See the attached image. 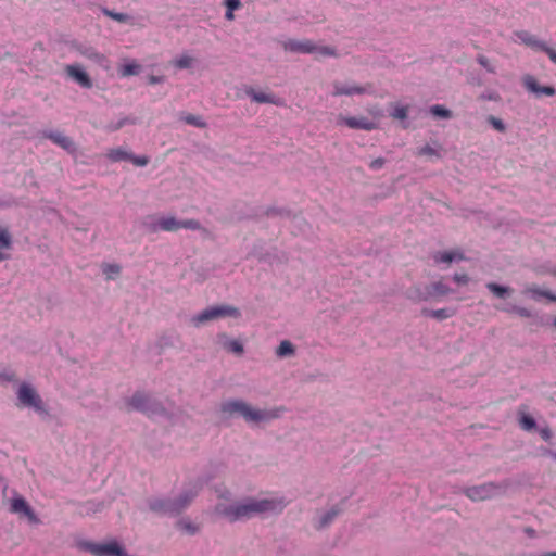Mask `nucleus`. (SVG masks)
I'll use <instances>...</instances> for the list:
<instances>
[{"instance_id": "nucleus-1", "label": "nucleus", "mask_w": 556, "mask_h": 556, "mask_svg": "<svg viewBox=\"0 0 556 556\" xmlns=\"http://www.w3.org/2000/svg\"><path fill=\"white\" fill-rule=\"evenodd\" d=\"M286 503L280 498H245L241 502H219L214 513L230 522L250 519L265 513H280Z\"/></svg>"}, {"instance_id": "nucleus-2", "label": "nucleus", "mask_w": 556, "mask_h": 556, "mask_svg": "<svg viewBox=\"0 0 556 556\" xmlns=\"http://www.w3.org/2000/svg\"><path fill=\"white\" fill-rule=\"evenodd\" d=\"M222 410L228 415H240L247 422L258 424L278 418L283 408L258 409L241 400H231L222 405Z\"/></svg>"}, {"instance_id": "nucleus-3", "label": "nucleus", "mask_w": 556, "mask_h": 556, "mask_svg": "<svg viewBox=\"0 0 556 556\" xmlns=\"http://www.w3.org/2000/svg\"><path fill=\"white\" fill-rule=\"evenodd\" d=\"M197 485L185 490L176 500L154 498L149 503L152 511L157 514L177 515L186 509L198 494Z\"/></svg>"}, {"instance_id": "nucleus-4", "label": "nucleus", "mask_w": 556, "mask_h": 556, "mask_svg": "<svg viewBox=\"0 0 556 556\" xmlns=\"http://www.w3.org/2000/svg\"><path fill=\"white\" fill-rule=\"evenodd\" d=\"M283 48L287 51L298 53H317L324 56L337 55L336 49L328 46H317L312 40H294L289 39L283 42Z\"/></svg>"}, {"instance_id": "nucleus-5", "label": "nucleus", "mask_w": 556, "mask_h": 556, "mask_svg": "<svg viewBox=\"0 0 556 556\" xmlns=\"http://www.w3.org/2000/svg\"><path fill=\"white\" fill-rule=\"evenodd\" d=\"M241 316L240 311L231 305H217L211 306L200 314L192 317L194 326H200L206 321L214 320L222 317H233L239 318Z\"/></svg>"}, {"instance_id": "nucleus-6", "label": "nucleus", "mask_w": 556, "mask_h": 556, "mask_svg": "<svg viewBox=\"0 0 556 556\" xmlns=\"http://www.w3.org/2000/svg\"><path fill=\"white\" fill-rule=\"evenodd\" d=\"M504 491L503 486L495 483H484L481 485L469 486L464 493L472 501H486L500 495Z\"/></svg>"}, {"instance_id": "nucleus-7", "label": "nucleus", "mask_w": 556, "mask_h": 556, "mask_svg": "<svg viewBox=\"0 0 556 556\" xmlns=\"http://www.w3.org/2000/svg\"><path fill=\"white\" fill-rule=\"evenodd\" d=\"M17 399L21 405L33 407L38 413H45L41 397L36 390L28 383H22L17 390Z\"/></svg>"}, {"instance_id": "nucleus-8", "label": "nucleus", "mask_w": 556, "mask_h": 556, "mask_svg": "<svg viewBox=\"0 0 556 556\" xmlns=\"http://www.w3.org/2000/svg\"><path fill=\"white\" fill-rule=\"evenodd\" d=\"M81 546L94 556H126L125 551L116 541L109 543L84 542Z\"/></svg>"}, {"instance_id": "nucleus-9", "label": "nucleus", "mask_w": 556, "mask_h": 556, "mask_svg": "<svg viewBox=\"0 0 556 556\" xmlns=\"http://www.w3.org/2000/svg\"><path fill=\"white\" fill-rule=\"evenodd\" d=\"M162 231L176 232L180 229L200 230L201 224L197 219L179 220L175 216H161L159 223Z\"/></svg>"}, {"instance_id": "nucleus-10", "label": "nucleus", "mask_w": 556, "mask_h": 556, "mask_svg": "<svg viewBox=\"0 0 556 556\" xmlns=\"http://www.w3.org/2000/svg\"><path fill=\"white\" fill-rule=\"evenodd\" d=\"M129 408L143 412L148 415H154L159 410V405L154 403L149 395L144 393H136L127 403Z\"/></svg>"}, {"instance_id": "nucleus-11", "label": "nucleus", "mask_w": 556, "mask_h": 556, "mask_svg": "<svg viewBox=\"0 0 556 556\" xmlns=\"http://www.w3.org/2000/svg\"><path fill=\"white\" fill-rule=\"evenodd\" d=\"M10 511L25 516L30 523L38 525L40 522L33 508L22 496H15L11 500Z\"/></svg>"}, {"instance_id": "nucleus-12", "label": "nucleus", "mask_w": 556, "mask_h": 556, "mask_svg": "<svg viewBox=\"0 0 556 556\" xmlns=\"http://www.w3.org/2000/svg\"><path fill=\"white\" fill-rule=\"evenodd\" d=\"M338 124L345 125L351 129H363V130H367V131L378 128L377 123H375L374 121H370L364 116L355 117V116L340 115L338 117Z\"/></svg>"}, {"instance_id": "nucleus-13", "label": "nucleus", "mask_w": 556, "mask_h": 556, "mask_svg": "<svg viewBox=\"0 0 556 556\" xmlns=\"http://www.w3.org/2000/svg\"><path fill=\"white\" fill-rule=\"evenodd\" d=\"M522 85L529 91L534 93L536 97H553L556 90L552 86H540L536 78L532 75H525L522 77Z\"/></svg>"}, {"instance_id": "nucleus-14", "label": "nucleus", "mask_w": 556, "mask_h": 556, "mask_svg": "<svg viewBox=\"0 0 556 556\" xmlns=\"http://www.w3.org/2000/svg\"><path fill=\"white\" fill-rule=\"evenodd\" d=\"M333 92L332 94L338 96H353V94H363L368 92V90L371 88L370 85H367L365 87L357 86V85H344L340 81L333 83Z\"/></svg>"}, {"instance_id": "nucleus-15", "label": "nucleus", "mask_w": 556, "mask_h": 556, "mask_svg": "<svg viewBox=\"0 0 556 556\" xmlns=\"http://www.w3.org/2000/svg\"><path fill=\"white\" fill-rule=\"evenodd\" d=\"M66 74L74 79L78 85L84 88H91L92 81L88 74L78 65H67L65 67Z\"/></svg>"}, {"instance_id": "nucleus-16", "label": "nucleus", "mask_w": 556, "mask_h": 556, "mask_svg": "<svg viewBox=\"0 0 556 556\" xmlns=\"http://www.w3.org/2000/svg\"><path fill=\"white\" fill-rule=\"evenodd\" d=\"M245 93L257 103H270L275 105H283V101L277 97H275L273 93H266L261 91H255L252 88H249L245 90Z\"/></svg>"}, {"instance_id": "nucleus-17", "label": "nucleus", "mask_w": 556, "mask_h": 556, "mask_svg": "<svg viewBox=\"0 0 556 556\" xmlns=\"http://www.w3.org/2000/svg\"><path fill=\"white\" fill-rule=\"evenodd\" d=\"M514 35L521 43L534 50H541L545 43L527 30H517L514 33Z\"/></svg>"}, {"instance_id": "nucleus-18", "label": "nucleus", "mask_w": 556, "mask_h": 556, "mask_svg": "<svg viewBox=\"0 0 556 556\" xmlns=\"http://www.w3.org/2000/svg\"><path fill=\"white\" fill-rule=\"evenodd\" d=\"M12 248V237L9 230L0 225V262L10 257L9 251Z\"/></svg>"}, {"instance_id": "nucleus-19", "label": "nucleus", "mask_w": 556, "mask_h": 556, "mask_svg": "<svg viewBox=\"0 0 556 556\" xmlns=\"http://www.w3.org/2000/svg\"><path fill=\"white\" fill-rule=\"evenodd\" d=\"M46 137L66 151L74 150V143H73L72 139L70 137L63 135L62 132H59V131L49 132Z\"/></svg>"}, {"instance_id": "nucleus-20", "label": "nucleus", "mask_w": 556, "mask_h": 556, "mask_svg": "<svg viewBox=\"0 0 556 556\" xmlns=\"http://www.w3.org/2000/svg\"><path fill=\"white\" fill-rule=\"evenodd\" d=\"M522 293L523 294H530L534 299L546 298L549 301H553V302L556 301V295L555 294L551 293L547 290H543V289H541L540 287H538L535 285H528V286H526V288L523 289Z\"/></svg>"}, {"instance_id": "nucleus-21", "label": "nucleus", "mask_w": 556, "mask_h": 556, "mask_svg": "<svg viewBox=\"0 0 556 556\" xmlns=\"http://www.w3.org/2000/svg\"><path fill=\"white\" fill-rule=\"evenodd\" d=\"M456 314L455 308L422 309V315L432 317L438 320L447 319Z\"/></svg>"}, {"instance_id": "nucleus-22", "label": "nucleus", "mask_w": 556, "mask_h": 556, "mask_svg": "<svg viewBox=\"0 0 556 556\" xmlns=\"http://www.w3.org/2000/svg\"><path fill=\"white\" fill-rule=\"evenodd\" d=\"M464 255L459 252L445 251V252H437L433 255V260L435 263H451L455 260H464Z\"/></svg>"}, {"instance_id": "nucleus-23", "label": "nucleus", "mask_w": 556, "mask_h": 556, "mask_svg": "<svg viewBox=\"0 0 556 556\" xmlns=\"http://www.w3.org/2000/svg\"><path fill=\"white\" fill-rule=\"evenodd\" d=\"M161 222V216L157 215H148L142 220V227L151 233H155L161 230V226L159 223Z\"/></svg>"}, {"instance_id": "nucleus-24", "label": "nucleus", "mask_w": 556, "mask_h": 556, "mask_svg": "<svg viewBox=\"0 0 556 556\" xmlns=\"http://www.w3.org/2000/svg\"><path fill=\"white\" fill-rule=\"evenodd\" d=\"M224 339L223 341V348L237 355H241L243 353V345L239 340L235 339H228L226 336L222 337Z\"/></svg>"}, {"instance_id": "nucleus-25", "label": "nucleus", "mask_w": 556, "mask_h": 556, "mask_svg": "<svg viewBox=\"0 0 556 556\" xmlns=\"http://www.w3.org/2000/svg\"><path fill=\"white\" fill-rule=\"evenodd\" d=\"M106 155L112 162L128 161L131 157V153L123 148L111 149Z\"/></svg>"}, {"instance_id": "nucleus-26", "label": "nucleus", "mask_w": 556, "mask_h": 556, "mask_svg": "<svg viewBox=\"0 0 556 556\" xmlns=\"http://www.w3.org/2000/svg\"><path fill=\"white\" fill-rule=\"evenodd\" d=\"M429 295H446L451 292V289L443 281H435L429 288Z\"/></svg>"}, {"instance_id": "nucleus-27", "label": "nucleus", "mask_w": 556, "mask_h": 556, "mask_svg": "<svg viewBox=\"0 0 556 556\" xmlns=\"http://www.w3.org/2000/svg\"><path fill=\"white\" fill-rule=\"evenodd\" d=\"M181 119L186 124L192 125L198 128H205L207 126V124L204 122V119L200 115H194V114L188 113V114L182 115Z\"/></svg>"}, {"instance_id": "nucleus-28", "label": "nucleus", "mask_w": 556, "mask_h": 556, "mask_svg": "<svg viewBox=\"0 0 556 556\" xmlns=\"http://www.w3.org/2000/svg\"><path fill=\"white\" fill-rule=\"evenodd\" d=\"M408 105L394 104L390 116L394 119L404 121L408 116Z\"/></svg>"}, {"instance_id": "nucleus-29", "label": "nucleus", "mask_w": 556, "mask_h": 556, "mask_svg": "<svg viewBox=\"0 0 556 556\" xmlns=\"http://www.w3.org/2000/svg\"><path fill=\"white\" fill-rule=\"evenodd\" d=\"M486 288H488V289H489V290H490V291H491L495 296L501 298V299L505 298V296L509 293V291H510V289H509V288H507V287H503V286H500V285H497V283H495V282H489V283H486Z\"/></svg>"}, {"instance_id": "nucleus-30", "label": "nucleus", "mask_w": 556, "mask_h": 556, "mask_svg": "<svg viewBox=\"0 0 556 556\" xmlns=\"http://www.w3.org/2000/svg\"><path fill=\"white\" fill-rule=\"evenodd\" d=\"M293 353H294L293 344L288 340L282 341L276 350V354L279 357L289 356V355H292Z\"/></svg>"}, {"instance_id": "nucleus-31", "label": "nucleus", "mask_w": 556, "mask_h": 556, "mask_svg": "<svg viewBox=\"0 0 556 556\" xmlns=\"http://www.w3.org/2000/svg\"><path fill=\"white\" fill-rule=\"evenodd\" d=\"M139 71H140V65L132 62V63L123 65L119 68V74L122 77H128V76L137 75L139 73Z\"/></svg>"}, {"instance_id": "nucleus-32", "label": "nucleus", "mask_w": 556, "mask_h": 556, "mask_svg": "<svg viewBox=\"0 0 556 556\" xmlns=\"http://www.w3.org/2000/svg\"><path fill=\"white\" fill-rule=\"evenodd\" d=\"M430 113L435 117H441V118H451L452 117V112L448 109H446L442 105H439V104L432 105L430 108Z\"/></svg>"}, {"instance_id": "nucleus-33", "label": "nucleus", "mask_w": 556, "mask_h": 556, "mask_svg": "<svg viewBox=\"0 0 556 556\" xmlns=\"http://www.w3.org/2000/svg\"><path fill=\"white\" fill-rule=\"evenodd\" d=\"M83 54L89 59V60H92L99 64H103L105 62H108L106 58L104 56V54L102 53H99L92 49H87L86 51L83 52Z\"/></svg>"}, {"instance_id": "nucleus-34", "label": "nucleus", "mask_w": 556, "mask_h": 556, "mask_svg": "<svg viewBox=\"0 0 556 556\" xmlns=\"http://www.w3.org/2000/svg\"><path fill=\"white\" fill-rule=\"evenodd\" d=\"M102 270L108 279H113L114 276L121 273V266L117 264H104Z\"/></svg>"}, {"instance_id": "nucleus-35", "label": "nucleus", "mask_w": 556, "mask_h": 556, "mask_svg": "<svg viewBox=\"0 0 556 556\" xmlns=\"http://www.w3.org/2000/svg\"><path fill=\"white\" fill-rule=\"evenodd\" d=\"M192 63L193 58L186 54L181 55L180 58L174 61V65L180 70L189 68L192 65Z\"/></svg>"}, {"instance_id": "nucleus-36", "label": "nucleus", "mask_w": 556, "mask_h": 556, "mask_svg": "<svg viewBox=\"0 0 556 556\" xmlns=\"http://www.w3.org/2000/svg\"><path fill=\"white\" fill-rule=\"evenodd\" d=\"M103 13L111 17L112 20L116 21V22H119V23H125V22H128L129 20V15L125 14V13H117V12H113V11H110L108 9H104L103 10Z\"/></svg>"}, {"instance_id": "nucleus-37", "label": "nucleus", "mask_w": 556, "mask_h": 556, "mask_svg": "<svg viewBox=\"0 0 556 556\" xmlns=\"http://www.w3.org/2000/svg\"><path fill=\"white\" fill-rule=\"evenodd\" d=\"M488 122L492 125V127L494 129H496L500 132H504L506 130V127H505L504 123L502 122V119H500L493 115H490L488 117Z\"/></svg>"}, {"instance_id": "nucleus-38", "label": "nucleus", "mask_w": 556, "mask_h": 556, "mask_svg": "<svg viewBox=\"0 0 556 556\" xmlns=\"http://www.w3.org/2000/svg\"><path fill=\"white\" fill-rule=\"evenodd\" d=\"M520 426L522 427V429L525 430H532L534 429L535 427V421L534 419L531 417V416H528V415H523L521 418H520Z\"/></svg>"}, {"instance_id": "nucleus-39", "label": "nucleus", "mask_w": 556, "mask_h": 556, "mask_svg": "<svg viewBox=\"0 0 556 556\" xmlns=\"http://www.w3.org/2000/svg\"><path fill=\"white\" fill-rule=\"evenodd\" d=\"M477 61L488 72H490V73H494L495 72V68L491 65V62H490V60L486 56L478 55Z\"/></svg>"}, {"instance_id": "nucleus-40", "label": "nucleus", "mask_w": 556, "mask_h": 556, "mask_svg": "<svg viewBox=\"0 0 556 556\" xmlns=\"http://www.w3.org/2000/svg\"><path fill=\"white\" fill-rule=\"evenodd\" d=\"M178 526L182 529V530H186L188 533H195L198 531V527L192 525L190 521H187V520H180L178 522Z\"/></svg>"}, {"instance_id": "nucleus-41", "label": "nucleus", "mask_w": 556, "mask_h": 556, "mask_svg": "<svg viewBox=\"0 0 556 556\" xmlns=\"http://www.w3.org/2000/svg\"><path fill=\"white\" fill-rule=\"evenodd\" d=\"M417 155L439 156L438 152L429 144L418 150Z\"/></svg>"}, {"instance_id": "nucleus-42", "label": "nucleus", "mask_w": 556, "mask_h": 556, "mask_svg": "<svg viewBox=\"0 0 556 556\" xmlns=\"http://www.w3.org/2000/svg\"><path fill=\"white\" fill-rule=\"evenodd\" d=\"M128 161H130L136 166H146L149 163V159L144 155L136 156L131 154V157H129Z\"/></svg>"}, {"instance_id": "nucleus-43", "label": "nucleus", "mask_w": 556, "mask_h": 556, "mask_svg": "<svg viewBox=\"0 0 556 556\" xmlns=\"http://www.w3.org/2000/svg\"><path fill=\"white\" fill-rule=\"evenodd\" d=\"M540 51L545 52L548 55L549 60L556 64V50L555 49H553V48L548 47L546 43H544Z\"/></svg>"}, {"instance_id": "nucleus-44", "label": "nucleus", "mask_w": 556, "mask_h": 556, "mask_svg": "<svg viewBox=\"0 0 556 556\" xmlns=\"http://www.w3.org/2000/svg\"><path fill=\"white\" fill-rule=\"evenodd\" d=\"M386 160L383 157H377L369 163V168L372 170H378L382 168Z\"/></svg>"}, {"instance_id": "nucleus-45", "label": "nucleus", "mask_w": 556, "mask_h": 556, "mask_svg": "<svg viewBox=\"0 0 556 556\" xmlns=\"http://www.w3.org/2000/svg\"><path fill=\"white\" fill-rule=\"evenodd\" d=\"M338 515V510L336 509H331L330 511H328L321 519V522H320V527H325L327 526L333 518L334 516Z\"/></svg>"}, {"instance_id": "nucleus-46", "label": "nucleus", "mask_w": 556, "mask_h": 556, "mask_svg": "<svg viewBox=\"0 0 556 556\" xmlns=\"http://www.w3.org/2000/svg\"><path fill=\"white\" fill-rule=\"evenodd\" d=\"M453 280L458 285H467L469 282V277L467 274H455L453 276Z\"/></svg>"}, {"instance_id": "nucleus-47", "label": "nucleus", "mask_w": 556, "mask_h": 556, "mask_svg": "<svg viewBox=\"0 0 556 556\" xmlns=\"http://www.w3.org/2000/svg\"><path fill=\"white\" fill-rule=\"evenodd\" d=\"M226 8L229 10H238L241 7L240 0H225Z\"/></svg>"}, {"instance_id": "nucleus-48", "label": "nucleus", "mask_w": 556, "mask_h": 556, "mask_svg": "<svg viewBox=\"0 0 556 556\" xmlns=\"http://www.w3.org/2000/svg\"><path fill=\"white\" fill-rule=\"evenodd\" d=\"M511 312H515V313H517L518 315H520L522 317H530L531 316L530 311L525 308V307H514L511 309Z\"/></svg>"}, {"instance_id": "nucleus-49", "label": "nucleus", "mask_w": 556, "mask_h": 556, "mask_svg": "<svg viewBox=\"0 0 556 556\" xmlns=\"http://www.w3.org/2000/svg\"><path fill=\"white\" fill-rule=\"evenodd\" d=\"M148 81L150 85H156V84H161L164 81V77L163 76H154V75H150L148 77Z\"/></svg>"}, {"instance_id": "nucleus-50", "label": "nucleus", "mask_w": 556, "mask_h": 556, "mask_svg": "<svg viewBox=\"0 0 556 556\" xmlns=\"http://www.w3.org/2000/svg\"><path fill=\"white\" fill-rule=\"evenodd\" d=\"M540 434H541L542 439L545 440V441H548L551 439V437H552V432L547 428L541 429Z\"/></svg>"}, {"instance_id": "nucleus-51", "label": "nucleus", "mask_w": 556, "mask_h": 556, "mask_svg": "<svg viewBox=\"0 0 556 556\" xmlns=\"http://www.w3.org/2000/svg\"><path fill=\"white\" fill-rule=\"evenodd\" d=\"M225 17L228 20V21H232L233 20V11L232 10H229L227 9L226 11V14H225Z\"/></svg>"}, {"instance_id": "nucleus-52", "label": "nucleus", "mask_w": 556, "mask_h": 556, "mask_svg": "<svg viewBox=\"0 0 556 556\" xmlns=\"http://www.w3.org/2000/svg\"><path fill=\"white\" fill-rule=\"evenodd\" d=\"M543 556H556V552L545 553Z\"/></svg>"}, {"instance_id": "nucleus-53", "label": "nucleus", "mask_w": 556, "mask_h": 556, "mask_svg": "<svg viewBox=\"0 0 556 556\" xmlns=\"http://www.w3.org/2000/svg\"><path fill=\"white\" fill-rule=\"evenodd\" d=\"M554 325L556 326V319H555V321H554Z\"/></svg>"}]
</instances>
